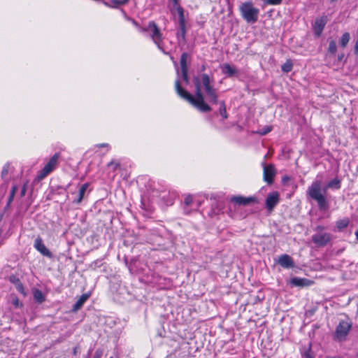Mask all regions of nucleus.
<instances>
[{
    "label": "nucleus",
    "mask_w": 358,
    "mask_h": 358,
    "mask_svg": "<svg viewBox=\"0 0 358 358\" xmlns=\"http://www.w3.org/2000/svg\"><path fill=\"white\" fill-rule=\"evenodd\" d=\"M328 188H341V180L334 178L329 182L324 188H322V181L315 180L307 190L308 196L316 201L319 210L322 211H327L329 208V201L326 196Z\"/></svg>",
    "instance_id": "nucleus-1"
},
{
    "label": "nucleus",
    "mask_w": 358,
    "mask_h": 358,
    "mask_svg": "<svg viewBox=\"0 0 358 358\" xmlns=\"http://www.w3.org/2000/svg\"><path fill=\"white\" fill-rule=\"evenodd\" d=\"M192 83L195 87L194 92L196 96L191 94L185 90L180 85V80L176 79L175 81V90L177 94L183 100L187 101L195 108L201 111V77L199 75L194 76Z\"/></svg>",
    "instance_id": "nucleus-2"
},
{
    "label": "nucleus",
    "mask_w": 358,
    "mask_h": 358,
    "mask_svg": "<svg viewBox=\"0 0 358 358\" xmlns=\"http://www.w3.org/2000/svg\"><path fill=\"white\" fill-rule=\"evenodd\" d=\"M239 10L241 17L249 24H254V22H257L259 9L254 6L253 2H243L239 6Z\"/></svg>",
    "instance_id": "nucleus-3"
},
{
    "label": "nucleus",
    "mask_w": 358,
    "mask_h": 358,
    "mask_svg": "<svg viewBox=\"0 0 358 358\" xmlns=\"http://www.w3.org/2000/svg\"><path fill=\"white\" fill-rule=\"evenodd\" d=\"M189 55L187 52H183L180 59V69L178 66V64L175 62L174 65L176 67V74L178 76H180L182 81L185 83L186 85H189L192 87V83L189 79L188 76V67H187V58Z\"/></svg>",
    "instance_id": "nucleus-4"
},
{
    "label": "nucleus",
    "mask_w": 358,
    "mask_h": 358,
    "mask_svg": "<svg viewBox=\"0 0 358 358\" xmlns=\"http://www.w3.org/2000/svg\"><path fill=\"white\" fill-rule=\"evenodd\" d=\"M203 87L206 91V98L211 104L218 103L215 88L211 87L210 79L207 74L203 73Z\"/></svg>",
    "instance_id": "nucleus-5"
},
{
    "label": "nucleus",
    "mask_w": 358,
    "mask_h": 358,
    "mask_svg": "<svg viewBox=\"0 0 358 358\" xmlns=\"http://www.w3.org/2000/svg\"><path fill=\"white\" fill-rule=\"evenodd\" d=\"M59 157V153H55L45 165L43 169L40 171L37 178L38 180H42L45 178L50 173H51L55 168Z\"/></svg>",
    "instance_id": "nucleus-6"
},
{
    "label": "nucleus",
    "mask_w": 358,
    "mask_h": 358,
    "mask_svg": "<svg viewBox=\"0 0 358 358\" xmlns=\"http://www.w3.org/2000/svg\"><path fill=\"white\" fill-rule=\"evenodd\" d=\"M263 167V179L268 185H272L274 182V178L276 175V169L274 164H268L266 163H262Z\"/></svg>",
    "instance_id": "nucleus-7"
},
{
    "label": "nucleus",
    "mask_w": 358,
    "mask_h": 358,
    "mask_svg": "<svg viewBox=\"0 0 358 358\" xmlns=\"http://www.w3.org/2000/svg\"><path fill=\"white\" fill-rule=\"evenodd\" d=\"M143 31H150L151 32V37L154 41V43L157 45L159 48H160L159 43L162 41V34L160 32L159 29L157 26L156 23L155 22H150L148 23V25L147 28H144L143 29Z\"/></svg>",
    "instance_id": "nucleus-8"
},
{
    "label": "nucleus",
    "mask_w": 358,
    "mask_h": 358,
    "mask_svg": "<svg viewBox=\"0 0 358 358\" xmlns=\"http://www.w3.org/2000/svg\"><path fill=\"white\" fill-rule=\"evenodd\" d=\"M173 10H176L177 11L178 15V24H179L180 32L178 34V35L180 34L182 38H184L185 34V21L184 10L180 5L173 7V10H171L172 13H173Z\"/></svg>",
    "instance_id": "nucleus-9"
},
{
    "label": "nucleus",
    "mask_w": 358,
    "mask_h": 358,
    "mask_svg": "<svg viewBox=\"0 0 358 358\" xmlns=\"http://www.w3.org/2000/svg\"><path fill=\"white\" fill-rule=\"evenodd\" d=\"M352 324L348 323L347 321H341L336 329V336L337 338L341 339L345 338L348 334Z\"/></svg>",
    "instance_id": "nucleus-10"
},
{
    "label": "nucleus",
    "mask_w": 358,
    "mask_h": 358,
    "mask_svg": "<svg viewBox=\"0 0 358 358\" xmlns=\"http://www.w3.org/2000/svg\"><path fill=\"white\" fill-rule=\"evenodd\" d=\"M331 240V235L329 234H317L312 236V241L317 246H324Z\"/></svg>",
    "instance_id": "nucleus-11"
},
{
    "label": "nucleus",
    "mask_w": 358,
    "mask_h": 358,
    "mask_svg": "<svg viewBox=\"0 0 358 358\" xmlns=\"http://www.w3.org/2000/svg\"><path fill=\"white\" fill-rule=\"evenodd\" d=\"M280 196L277 191L269 193L266 199V208L267 210L272 211L275 206L278 204Z\"/></svg>",
    "instance_id": "nucleus-12"
},
{
    "label": "nucleus",
    "mask_w": 358,
    "mask_h": 358,
    "mask_svg": "<svg viewBox=\"0 0 358 358\" xmlns=\"http://www.w3.org/2000/svg\"><path fill=\"white\" fill-rule=\"evenodd\" d=\"M230 201L236 203L238 205L247 206L252 204V203H258L257 196H234L230 199Z\"/></svg>",
    "instance_id": "nucleus-13"
},
{
    "label": "nucleus",
    "mask_w": 358,
    "mask_h": 358,
    "mask_svg": "<svg viewBox=\"0 0 358 358\" xmlns=\"http://www.w3.org/2000/svg\"><path fill=\"white\" fill-rule=\"evenodd\" d=\"M34 248L38 251L41 255L48 258H52V252L45 247L42 238L38 236L34 243Z\"/></svg>",
    "instance_id": "nucleus-14"
},
{
    "label": "nucleus",
    "mask_w": 358,
    "mask_h": 358,
    "mask_svg": "<svg viewBox=\"0 0 358 358\" xmlns=\"http://www.w3.org/2000/svg\"><path fill=\"white\" fill-rule=\"evenodd\" d=\"M327 23V17L324 16L323 17L317 18L315 20V24H313V29L315 35L319 37L321 35L325 25Z\"/></svg>",
    "instance_id": "nucleus-15"
},
{
    "label": "nucleus",
    "mask_w": 358,
    "mask_h": 358,
    "mask_svg": "<svg viewBox=\"0 0 358 358\" xmlns=\"http://www.w3.org/2000/svg\"><path fill=\"white\" fill-rule=\"evenodd\" d=\"M279 265L282 266V268H290L294 266V262L292 257L289 255H282L278 259Z\"/></svg>",
    "instance_id": "nucleus-16"
},
{
    "label": "nucleus",
    "mask_w": 358,
    "mask_h": 358,
    "mask_svg": "<svg viewBox=\"0 0 358 358\" xmlns=\"http://www.w3.org/2000/svg\"><path fill=\"white\" fill-rule=\"evenodd\" d=\"M311 280L307 278H299V277H293L291 280V285L294 286H299V287H304V286H309L313 284Z\"/></svg>",
    "instance_id": "nucleus-17"
},
{
    "label": "nucleus",
    "mask_w": 358,
    "mask_h": 358,
    "mask_svg": "<svg viewBox=\"0 0 358 358\" xmlns=\"http://www.w3.org/2000/svg\"><path fill=\"white\" fill-rule=\"evenodd\" d=\"M90 294L87 293L82 294L73 306L72 311L77 312L78 310H80L83 304L86 302V301L90 298Z\"/></svg>",
    "instance_id": "nucleus-18"
},
{
    "label": "nucleus",
    "mask_w": 358,
    "mask_h": 358,
    "mask_svg": "<svg viewBox=\"0 0 358 358\" xmlns=\"http://www.w3.org/2000/svg\"><path fill=\"white\" fill-rule=\"evenodd\" d=\"M222 71L224 74H226L227 76L232 77L237 75L238 71L234 66H231L228 64V63H224L222 67Z\"/></svg>",
    "instance_id": "nucleus-19"
},
{
    "label": "nucleus",
    "mask_w": 358,
    "mask_h": 358,
    "mask_svg": "<svg viewBox=\"0 0 358 358\" xmlns=\"http://www.w3.org/2000/svg\"><path fill=\"white\" fill-rule=\"evenodd\" d=\"M88 187H89L88 183H85V184L82 185V186L79 189L78 196L76 199L74 200V201H73L74 203H80L82 201Z\"/></svg>",
    "instance_id": "nucleus-20"
},
{
    "label": "nucleus",
    "mask_w": 358,
    "mask_h": 358,
    "mask_svg": "<svg viewBox=\"0 0 358 358\" xmlns=\"http://www.w3.org/2000/svg\"><path fill=\"white\" fill-rule=\"evenodd\" d=\"M129 0H111V4H108L107 2H104V4L107 6L117 8L120 6L127 3Z\"/></svg>",
    "instance_id": "nucleus-21"
},
{
    "label": "nucleus",
    "mask_w": 358,
    "mask_h": 358,
    "mask_svg": "<svg viewBox=\"0 0 358 358\" xmlns=\"http://www.w3.org/2000/svg\"><path fill=\"white\" fill-rule=\"evenodd\" d=\"M34 298L38 303H43L45 301V296L39 289H36L34 292Z\"/></svg>",
    "instance_id": "nucleus-22"
},
{
    "label": "nucleus",
    "mask_w": 358,
    "mask_h": 358,
    "mask_svg": "<svg viewBox=\"0 0 358 358\" xmlns=\"http://www.w3.org/2000/svg\"><path fill=\"white\" fill-rule=\"evenodd\" d=\"M220 114L222 117H223L224 119H227L228 117L227 113V107L225 105L224 101H220V108H219Z\"/></svg>",
    "instance_id": "nucleus-23"
},
{
    "label": "nucleus",
    "mask_w": 358,
    "mask_h": 358,
    "mask_svg": "<svg viewBox=\"0 0 358 358\" xmlns=\"http://www.w3.org/2000/svg\"><path fill=\"white\" fill-rule=\"evenodd\" d=\"M282 71L284 72L292 71L293 69V63L292 60L287 59L281 66Z\"/></svg>",
    "instance_id": "nucleus-24"
},
{
    "label": "nucleus",
    "mask_w": 358,
    "mask_h": 358,
    "mask_svg": "<svg viewBox=\"0 0 358 358\" xmlns=\"http://www.w3.org/2000/svg\"><path fill=\"white\" fill-rule=\"evenodd\" d=\"M350 35L349 32H345L343 34V36L340 40L341 46H342V47L347 46V45L350 41Z\"/></svg>",
    "instance_id": "nucleus-25"
},
{
    "label": "nucleus",
    "mask_w": 358,
    "mask_h": 358,
    "mask_svg": "<svg viewBox=\"0 0 358 358\" xmlns=\"http://www.w3.org/2000/svg\"><path fill=\"white\" fill-rule=\"evenodd\" d=\"M349 224V219H341L340 220L336 222V227L338 228V229L341 230L343 229V228H345Z\"/></svg>",
    "instance_id": "nucleus-26"
},
{
    "label": "nucleus",
    "mask_w": 358,
    "mask_h": 358,
    "mask_svg": "<svg viewBox=\"0 0 358 358\" xmlns=\"http://www.w3.org/2000/svg\"><path fill=\"white\" fill-rule=\"evenodd\" d=\"M336 51H337L336 43L334 40L330 41L329 47H328V52H330V54H335Z\"/></svg>",
    "instance_id": "nucleus-27"
},
{
    "label": "nucleus",
    "mask_w": 358,
    "mask_h": 358,
    "mask_svg": "<svg viewBox=\"0 0 358 358\" xmlns=\"http://www.w3.org/2000/svg\"><path fill=\"white\" fill-rule=\"evenodd\" d=\"M9 171V164H6L3 166L2 171H1V177L2 178H4L7 174L8 173Z\"/></svg>",
    "instance_id": "nucleus-28"
},
{
    "label": "nucleus",
    "mask_w": 358,
    "mask_h": 358,
    "mask_svg": "<svg viewBox=\"0 0 358 358\" xmlns=\"http://www.w3.org/2000/svg\"><path fill=\"white\" fill-rule=\"evenodd\" d=\"M266 4L269 5H279L281 3L282 0H264Z\"/></svg>",
    "instance_id": "nucleus-29"
},
{
    "label": "nucleus",
    "mask_w": 358,
    "mask_h": 358,
    "mask_svg": "<svg viewBox=\"0 0 358 358\" xmlns=\"http://www.w3.org/2000/svg\"><path fill=\"white\" fill-rule=\"evenodd\" d=\"M212 109H211V107L210 106V105L206 103V102L205 101V100L203 98V113H207V111H210Z\"/></svg>",
    "instance_id": "nucleus-30"
},
{
    "label": "nucleus",
    "mask_w": 358,
    "mask_h": 358,
    "mask_svg": "<svg viewBox=\"0 0 358 358\" xmlns=\"http://www.w3.org/2000/svg\"><path fill=\"white\" fill-rule=\"evenodd\" d=\"M108 166H113V170L115 171L120 166V164L114 161H111L108 163Z\"/></svg>",
    "instance_id": "nucleus-31"
},
{
    "label": "nucleus",
    "mask_w": 358,
    "mask_h": 358,
    "mask_svg": "<svg viewBox=\"0 0 358 358\" xmlns=\"http://www.w3.org/2000/svg\"><path fill=\"white\" fill-rule=\"evenodd\" d=\"M103 355V350L101 349H97L94 355L93 358H101Z\"/></svg>",
    "instance_id": "nucleus-32"
},
{
    "label": "nucleus",
    "mask_w": 358,
    "mask_h": 358,
    "mask_svg": "<svg viewBox=\"0 0 358 358\" xmlns=\"http://www.w3.org/2000/svg\"><path fill=\"white\" fill-rule=\"evenodd\" d=\"M14 195L10 194H9V196H8V201H7V203H6V208H8L10 207L11 203L13 202V199H14Z\"/></svg>",
    "instance_id": "nucleus-33"
},
{
    "label": "nucleus",
    "mask_w": 358,
    "mask_h": 358,
    "mask_svg": "<svg viewBox=\"0 0 358 358\" xmlns=\"http://www.w3.org/2000/svg\"><path fill=\"white\" fill-rule=\"evenodd\" d=\"M185 203L187 205V206H189L191 204V203L192 202V196L189 195L185 197Z\"/></svg>",
    "instance_id": "nucleus-34"
},
{
    "label": "nucleus",
    "mask_w": 358,
    "mask_h": 358,
    "mask_svg": "<svg viewBox=\"0 0 358 358\" xmlns=\"http://www.w3.org/2000/svg\"><path fill=\"white\" fill-rule=\"evenodd\" d=\"M26 192H27V183H25L22 187V189H21V192H20V196L21 197H23L24 196L25 194H26Z\"/></svg>",
    "instance_id": "nucleus-35"
},
{
    "label": "nucleus",
    "mask_w": 358,
    "mask_h": 358,
    "mask_svg": "<svg viewBox=\"0 0 358 358\" xmlns=\"http://www.w3.org/2000/svg\"><path fill=\"white\" fill-rule=\"evenodd\" d=\"M17 191V185H13L12 187H11V189L10 191V194H13V195H15V193Z\"/></svg>",
    "instance_id": "nucleus-36"
},
{
    "label": "nucleus",
    "mask_w": 358,
    "mask_h": 358,
    "mask_svg": "<svg viewBox=\"0 0 358 358\" xmlns=\"http://www.w3.org/2000/svg\"><path fill=\"white\" fill-rule=\"evenodd\" d=\"M17 289L18 291H20L21 289L22 290L23 289V285L20 282V280L19 279H17Z\"/></svg>",
    "instance_id": "nucleus-37"
},
{
    "label": "nucleus",
    "mask_w": 358,
    "mask_h": 358,
    "mask_svg": "<svg viewBox=\"0 0 358 358\" xmlns=\"http://www.w3.org/2000/svg\"><path fill=\"white\" fill-rule=\"evenodd\" d=\"M271 130V127H266L265 129H264L263 131L261 132L262 135H266V134L270 132Z\"/></svg>",
    "instance_id": "nucleus-38"
},
{
    "label": "nucleus",
    "mask_w": 358,
    "mask_h": 358,
    "mask_svg": "<svg viewBox=\"0 0 358 358\" xmlns=\"http://www.w3.org/2000/svg\"><path fill=\"white\" fill-rule=\"evenodd\" d=\"M173 3V7L180 5L179 0H170Z\"/></svg>",
    "instance_id": "nucleus-39"
},
{
    "label": "nucleus",
    "mask_w": 358,
    "mask_h": 358,
    "mask_svg": "<svg viewBox=\"0 0 358 358\" xmlns=\"http://www.w3.org/2000/svg\"><path fill=\"white\" fill-rule=\"evenodd\" d=\"M355 53L358 54V38L357 39L356 43H355Z\"/></svg>",
    "instance_id": "nucleus-40"
},
{
    "label": "nucleus",
    "mask_w": 358,
    "mask_h": 358,
    "mask_svg": "<svg viewBox=\"0 0 358 358\" xmlns=\"http://www.w3.org/2000/svg\"><path fill=\"white\" fill-rule=\"evenodd\" d=\"M305 358H313V357H311L309 351L306 352Z\"/></svg>",
    "instance_id": "nucleus-41"
},
{
    "label": "nucleus",
    "mask_w": 358,
    "mask_h": 358,
    "mask_svg": "<svg viewBox=\"0 0 358 358\" xmlns=\"http://www.w3.org/2000/svg\"><path fill=\"white\" fill-rule=\"evenodd\" d=\"M17 278H15V276H12V277H10V281H11V282H14V283H16V284L17 283Z\"/></svg>",
    "instance_id": "nucleus-42"
},
{
    "label": "nucleus",
    "mask_w": 358,
    "mask_h": 358,
    "mask_svg": "<svg viewBox=\"0 0 358 358\" xmlns=\"http://www.w3.org/2000/svg\"><path fill=\"white\" fill-rule=\"evenodd\" d=\"M97 146L99 147V148H104V147H108V144H107V143H101V144L97 145Z\"/></svg>",
    "instance_id": "nucleus-43"
},
{
    "label": "nucleus",
    "mask_w": 358,
    "mask_h": 358,
    "mask_svg": "<svg viewBox=\"0 0 358 358\" xmlns=\"http://www.w3.org/2000/svg\"><path fill=\"white\" fill-rule=\"evenodd\" d=\"M289 180V178L287 176L282 177V182H287V180Z\"/></svg>",
    "instance_id": "nucleus-44"
},
{
    "label": "nucleus",
    "mask_w": 358,
    "mask_h": 358,
    "mask_svg": "<svg viewBox=\"0 0 358 358\" xmlns=\"http://www.w3.org/2000/svg\"><path fill=\"white\" fill-rule=\"evenodd\" d=\"M78 347H75L74 349H73V354L74 355H76L77 353H78Z\"/></svg>",
    "instance_id": "nucleus-45"
},
{
    "label": "nucleus",
    "mask_w": 358,
    "mask_h": 358,
    "mask_svg": "<svg viewBox=\"0 0 358 358\" xmlns=\"http://www.w3.org/2000/svg\"><path fill=\"white\" fill-rule=\"evenodd\" d=\"M344 58V54L338 55V60H342Z\"/></svg>",
    "instance_id": "nucleus-46"
},
{
    "label": "nucleus",
    "mask_w": 358,
    "mask_h": 358,
    "mask_svg": "<svg viewBox=\"0 0 358 358\" xmlns=\"http://www.w3.org/2000/svg\"><path fill=\"white\" fill-rule=\"evenodd\" d=\"M355 236L357 240H358V229L355 231Z\"/></svg>",
    "instance_id": "nucleus-47"
},
{
    "label": "nucleus",
    "mask_w": 358,
    "mask_h": 358,
    "mask_svg": "<svg viewBox=\"0 0 358 358\" xmlns=\"http://www.w3.org/2000/svg\"><path fill=\"white\" fill-rule=\"evenodd\" d=\"M14 304H15V306H17V305H18V299H16V300L15 301Z\"/></svg>",
    "instance_id": "nucleus-48"
},
{
    "label": "nucleus",
    "mask_w": 358,
    "mask_h": 358,
    "mask_svg": "<svg viewBox=\"0 0 358 358\" xmlns=\"http://www.w3.org/2000/svg\"><path fill=\"white\" fill-rule=\"evenodd\" d=\"M322 227H317V229L320 230V229H322Z\"/></svg>",
    "instance_id": "nucleus-49"
},
{
    "label": "nucleus",
    "mask_w": 358,
    "mask_h": 358,
    "mask_svg": "<svg viewBox=\"0 0 358 358\" xmlns=\"http://www.w3.org/2000/svg\"><path fill=\"white\" fill-rule=\"evenodd\" d=\"M331 2L336 1V0H331Z\"/></svg>",
    "instance_id": "nucleus-50"
},
{
    "label": "nucleus",
    "mask_w": 358,
    "mask_h": 358,
    "mask_svg": "<svg viewBox=\"0 0 358 358\" xmlns=\"http://www.w3.org/2000/svg\"><path fill=\"white\" fill-rule=\"evenodd\" d=\"M110 358H113V357H110Z\"/></svg>",
    "instance_id": "nucleus-51"
},
{
    "label": "nucleus",
    "mask_w": 358,
    "mask_h": 358,
    "mask_svg": "<svg viewBox=\"0 0 358 358\" xmlns=\"http://www.w3.org/2000/svg\"><path fill=\"white\" fill-rule=\"evenodd\" d=\"M357 355L358 356V352L357 353Z\"/></svg>",
    "instance_id": "nucleus-52"
},
{
    "label": "nucleus",
    "mask_w": 358,
    "mask_h": 358,
    "mask_svg": "<svg viewBox=\"0 0 358 358\" xmlns=\"http://www.w3.org/2000/svg\"><path fill=\"white\" fill-rule=\"evenodd\" d=\"M332 358H336V357H332Z\"/></svg>",
    "instance_id": "nucleus-53"
}]
</instances>
